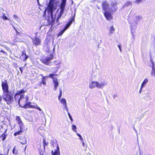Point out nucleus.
I'll return each mask as SVG.
<instances>
[{
	"label": "nucleus",
	"instance_id": "3",
	"mask_svg": "<svg viewBox=\"0 0 155 155\" xmlns=\"http://www.w3.org/2000/svg\"><path fill=\"white\" fill-rule=\"evenodd\" d=\"M29 98L28 96H26L25 97L24 95H21L18 99L17 100V101H18V103L21 107H24L25 108L29 107L34 108L33 106L30 105L31 103L28 101Z\"/></svg>",
	"mask_w": 155,
	"mask_h": 155
},
{
	"label": "nucleus",
	"instance_id": "16",
	"mask_svg": "<svg viewBox=\"0 0 155 155\" xmlns=\"http://www.w3.org/2000/svg\"><path fill=\"white\" fill-rule=\"evenodd\" d=\"M33 43L36 45H38L40 44V40L38 38H35V40L33 42Z\"/></svg>",
	"mask_w": 155,
	"mask_h": 155
},
{
	"label": "nucleus",
	"instance_id": "17",
	"mask_svg": "<svg viewBox=\"0 0 155 155\" xmlns=\"http://www.w3.org/2000/svg\"><path fill=\"white\" fill-rule=\"evenodd\" d=\"M66 30L67 29L65 28H64L58 34L57 37H58L60 36H61Z\"/></svg>",
	"mask_w": 155,
	"mask_h": 155
},
{
	"label": "nucleus",
	"instance_id": "46",
	"mask_svg": "<svg viewBox=\"0 0 155 155\" xmlns=\"http://www.w3.org/2000/svg\"><path fill=\"white\" fill-rule=\"evenodd\" d=\"M141 18V17H140V16H138V17H137V18Z\"/></svg>",
	"mask_w": 155,
	"mask_h": 155
},
{
	"label": "nucleus",
	"instance_id": "43",
	"mask_svg": "<svg viewBox=\"0 0 155 155\" xmlns=\"http://www.w3.org/2000/svg\"><path fill=\"white\" fill-rule=\"evenodd\" d=\"M13 27L14 28V30L16 31V30H17V29H16V28L14 27V26L13 25Z\"/></svg>",
	"mask_w": 155,
	"mask_h": 155
},
{
	"label": "nucleus",
	"instance_id": "1",
	"mask_svg": "<svg viewBox=\"0 0 155 155\" xmlns=\"http://www.w3.org/2000/svg\"><path fill=\"white\" fill-rule=\"evenodd\" d=\"M67 0H62V2L60 6V14L58 15L56 19V23L55 22V17H54L53 15V12L54 10L55 9L54 7V0H50L49 2V4L47 9L48 16L46 18L48 23L51 25L52 27H55L58 25L59 19L61 18V16L64 14L65 6L66 4Z\"/></svg>",
	"mask_w": 155,
	"mask_h": 155
},
{
	"label": "nucleus",
	"instance_id": "28",
	"mask_svg": "<svg viewBox=\"0 0 155 155\" xmlns=\"http://www.w3.org/2000/svg\"><path fill=\"white\" fill-rule=\"evenodd\" d=\"M76 134L79 137V139L80 140H81V141L84 140L83 138H82V136L80 134H78V133H77Z\"/></svg>",
	"mask_w": 155,
	"mask_h": 155
},
{
	"label": "nucleus",
	"instance_id": "27",
	"mask_svg": "<svg viewBox=\"0 0 155 155\" xmlns=\"http://www.w3.org/2000/svg\"><path fill=\"white\" fill-rule=\"evenodd\" d=\"M2 18L3 19L5 20H8L11 21V20L8 19L4 14H3L2 16Z\"/></svg>",
	"mask_w": 155,
	"mask_h": 155
},
{
	"label": "nucleus",
	"instance_id": "20",
	"mask_svg": "<svg viewBox=\"0 0 155 155\" xmlns=\"http://www.w3.org/2000/svg\"><path fill=\"white\" fill-rule=\"evenodd\" d=\"M71 129L74 132L76 133H77V127L76 125H73L71 127Z\"/></svg>",
	"mask_w": 155,
	"mask_h": 155
},
{
	"label": "nucleus",
	"instance_id": "9",
	"mask_svg": "<svg viewBox=\"0 0 155 155\" xmlns=\"http://www.w3.org/2000/svg\"><path fill=\"white\" fill-rule=\"evenodd\" d=\"M16 120L17 121L19 125L20 128L21 129L22 128H24V124L19 116L16 117Z\"/></svg>",
	"mask_w": 155,
	"mask_h": 155
},
{
	"label": "nucleus",
	"instance_id": "40",
	"mask_svg": "<svg viewBox=\"0 0 155 155\" xmlns=\"http://www.w3.org/2000/svg\"><path fill=\"white\" fill-rule=\"evenodd\" d=\"M143 88H141V86L140 87V91H139V93H141V91H142V89Z\"/></svg>",
	"mask_w": 155,
	"mask_h": 155
},
{
	"label": "nucleus",
	"instance_id": "19",
	"mask_svg": "<svg viewBox=\"0 0 155 155\" xmlns=\"http://www.w3.org/2000/svg\"><path fill=\"white\" fill-rule=\"evenodd\" d=\"M24 128H22L21 129L20 128V130L18 131L14 134V135L15 136L19 135L21 134V133H22V131Z\"/></svg>",
	"mask_w": 155,
	"mask_h": 155
},
{
	"label": "nucleus",
	"instance_id": "4",
	"mask_svg": "<svg viewBox=\"0 0 155 155\" xmlns=\"http://www.w3.org/2000/svg\"><path fill=\"white\" fill-rule=\"evenodd\" d=\"M107 84V82L105 81L99 82L98 81H91L89 82V87L92 89L96 87L98 89H102Z\"/></svg>",
	"mask_w": 155,
	"mask_h": 155
},
{
	"label": "nucleus",
	"instance_id": "48",
	"mask_svg": "<svg viewBox=\"0 0 155 155\" xmlns=\"http://www.w3.org/2000/svg\"><path fill=\"white\" fill-rule=\"evenodd\" d=\"M45 11H46V10H45L44 12V15H45V14H46V13H45Z\"/></svg>",
	"mask_w": 155,
	"mask_h": 155
},
{
	"label": "nucleus",
	"instance_id": "44",
	"mask_svg": "<svg viewBox=\"0 0 155 155\" xmlns=\"http://www.w3.org/2000/svg\"><path fill=\"white\" fill-rule=\"evenodd\" d=\"M43 141H44V145L45 144V145H47L46 143H45V140H44Z\"/></svg>",
	"mask_w": 155,
	"mask_h": 155
},
{
	"label": "nucleus",
	"instance_id": "15",
	"mask_svg": "<svg viewBox=\"0 0 155 155\" xmlns=\"http://www.w3.org/2000/svg\"><path fill=\"white\" fill-rule=\"evenodd\" d=\"M148 80L147 79H145L143 80L141 84V88H143L148 83Z\"/></svg>",
	"mask_w": 155,
	"mask_h": 155
},
{
	"label": "nucleus",
	"instance_id": "37",
	"mask_svg": "<svg viewBox=\"0 0 155 155\" xmlns=\"http://www.w3.org/2000/svg\"><path fill=\"white\" fill-rule=\"evenodd\" d=\"M118 47L120 50V52H122V50H121V47H120V45H118Z\"/></svg>",
	"mask_w": 155,
	"mask_h": 155
},
{
	"label": "nucleus",
	"instance_id": "36",
	"mask_svg": "<svg viewBox=\"0 0 155 155\" xmlns=\"http://www.w3.org/2000/svg\"><path fill=\"white\" fill-rule=\"evenodd\" d=\"M131 33L132 35V36H133V37L134 38V33L133 32V29L132 28H131Z\"/></svg>",
	"mask_w": 155,
	"mask_h": 155
},
{
	"label": "nucleus",
	"instance_id": "5",
	"mask_svg": "<svg viewBox=\"0 0 155 155\" xmlns=\"http://www.w3.org/2000/svg\"><path fill=\"white\" fill-rule=\"evenodd\" d=\"M102 7L104 11H109V12H115L117 9V6L115 4H114L113 5L110 7L106 1H104L102 4Z\"/></svg>",
	"mask_w": 155,
	"mask_h": 155
},
{
	"label": "nucleus",
	"instance_id": "14",
	"mask_svg": "<svg viewBox=\"0 0 155 155\" xmlns=\"http://www.w3.org/2000/svg\"><path fill=\"white\" fill-rule=\"evenodd\" d=\"M21 57L23 59V61H25L28 58V56L26 55L25 51H23L22 53Z\"/></svg>",
	"mask_w": 155,
	"mask_h": 155
},
{
	"label": "nucleus",
	"instance_id": "38",
	"mask_svg": "<svg viewBox=\"0 0 155 155\" xmlns=\"http://www.w3.org/2000/svg\"><path fill=\"white\" fill-rule=\"evenodd\" d=\"M21 143L22 144H25L26 143V141L25 140V141H24L23 142V143H22L21 142Z\"/></svg>",
	"mask_w": 155,
	"mask_h": 155
},
{
	"label": "nucleus",
	"instance_id": "29",
	"mask_svg": "<svg viewBox=\"0 0 155 155\" xmlns=\"http://www.w3.org/2000/svg\"><path fill=\"white\" fill-rule=\"evenodd\" d=\"M52 155H60V153L58 151L56 150L52 153Z\"/></svg>",
	"mask_w": 155,
	"mask_h": 155
},
{
	"label": "nucleus",
	"instance_id": "24",
	"mask_svg": "<svg viewBox=\"0 0 155 155\" xmlns=\"http://www.w3.org/2000/svg\"><path fill=\"white\" fill-rule=\"evenodd\" d=\"M62 95V91L61 90H60V94L58 97V100H60V99H61V97Z\"/></svg>",
	"mask_w": 155,
	"mask_h": 155
},
{
	"label": "nucleus",
	"instance_id": "35",
	"mask_svg": "<svg viewBox=\"0 0 155 155\" xmlns=\"http://www.w3.org/2000/svg\"><path fill=\"white\" fill-rule=\"evenodd\" d=\"M63 107H64V108L65 109V110L66 111H68V106H67V105L65 106H64Z\"/></svg>",
	"mask_w": 155,
	"mask_h": 155
},
{
	"label": "nucleus",
	"instance_id": "49",
	"mask_svg": "<svg viewBox=\"0 0 155 155\" xmlns=\"http://www.w3.org/2000/svg\"><path fill=\"white\" fill-rule=\"evenodd\" d=\"M5 139V138H3V140H4Z\"/></svg>",
	"mask_w": 155,
	"mask_h": 155
},
{
	"label": "nucleus",
	"instance_id": "8",
	"mask_svg": "<svg viewBox=\"0 0 155 155\" xmlns=\"http://www.w3.org/2000/svg\"><path fill=\"white\" fill-rule=\"evenodd\" d=\"M112 12H109V11H104V15L107 20H110L113 18V17L110 13Z\"/></svg>",
	"mask_w": 155,
	"mask_h": 155
},
{
	"label": "nucleus",
	"instance_id": "33",
	"mask_svg": "<svg viewBox=\"0 0 155 155\" xmlns=\"http://www.w3.org/2000/svg\"><path fill=\"white\" fill-rule=\"evenodd\" d=\"M132 4V2H126V5L128 6L129 5H131Z\"/></svg>",
	"mask_w": 155,
	"mask_h": 155
},
{
	"label": "nucleus",
	"instance_id": "21",
	"mask_svg": "<svg viewBox=\"0 0 155 155\" xmlns=\"http://www.w3.org/2000/svg\"><path fill=\"white\" fill-rule=\"evenodd\" d=\"M95 78L98 81H101L102 78L100 74H97Z\"/></svg>",
	"mask_w": 155,
	"mask_h": 155
},
{
	"label": "nucleus",
	"instance_id": "26",
	"mask_svg": "<svg viewBox=\"0 0 155 155\" xmlns=\"http://www.w3.org/2000/svg\"><path fill=\"white\" fill-rule=\"evenodd\" d=\"M46 77H44V76H43V78H42V83L44 85H45L46 84V82L45 80V78Z\"/></svg>",
	"mask_w": 155,
	"mask_h": 155
},
{
	"label": "nucleus",
	"instance_id": "45",
	"mask_svg": "<svg viewBox=\"0 0 155 155\" xmlns=\"http://www.w3.org/2000/svg\"><path fill=\"white\" fill-rule=\"evenodd\" d=\"M1 52H3V53H5V52L4 51H3V50H1Z\"/></svg>",
	"mask_w": 155,
	"mask_h": 155
},
{
	"label": "nucleus",
	"instance_id": "10",
	"mask_svg": "<svg viewBox=\"0 0 155 155\" xmlns=\"http://www.w3.org/2000/svg\"><path fill=\"white\" fill-rule=\"evenodd\" d=\"M25 92V91L24 90L22 89L19 91H18L17 93L15 94L14 98L16 101H17V100L18 99L19 97H20L21 95H22V94H21L24 93Z\"/></svg>",
	"mask_w": 155,
	"mask_h": 155
},
{
	"label": "nucleus",
	"instance_id": "41",
	"mask_svg": "<svg viewBox=\"0 0 155 155\" xmlns=\"http://www.w3.org/2000/svg\"><path fill=\"white\" fill-rule=\"evenodd\" d=\"M82 145L83 147H84V142L83 141H82Z\"/></svg>",
	"mask_w": 155,
	"mask_h": 155
},
{
	"label": "nucleus",
	"instance_id": "34",
	"mask_svg": "<svg viewBox=\"0 0 155 155\" xmlns=\"http://www.w3.org/2000/svg\"><path fill=\"white\" fill-rule=\"evenodd\" d=\"M143 0H136L135 2L137 3H138L140 2H142Z\"/></svg>",
	"mask_w": 155,
	"mask_h": 155
},
{
	"label": "nucleus",
	"instance_id": "42",
	"mask_svg": "<svg viewBox=\"0 0 155 155\" xmlns=\"http://www.w3.org/2000/svg\"><path fill=\"white\" fill-rule=\"evenodd\" d=\"M22 68L20 67L19 68V69H20V71H21V73H22Z\"/></svg>",
	"mask_w": 155,
	"mask_h": 155
},
{
	"label": "nucleus",
	"instance_id": "12",
	"mask_svg": "<svg viewBox=\"0 0 155 155\" xmlns=\"http://www.w3.org/2000/svg\"><path fill=\"white\" fill-rule=\"evenodd\" d=\"M58 100L63 107L67 105L66 101L65 98H62Z\"/></svg>",
	"mask_w": 155,
	"mask_h": 155
},
{
	"label": "nucleus",
	"instance_id": "6",
	"mask_svg": "<svg viewBox=\"0 0 155 155\" xmlns=\"http://www.w3.org/2000/svg\"><path fill=\"white\" fill-rule=\"evenodd\" d=\"M58 75L57 74H54V73H51L47 76V78H50L52 79V81L54 86V89L56 90L59 85V80L56 77L54 76Z\"/></svg>",
	"mask_w": 155,
	"mask_h": 155
},
{
	"label": "nucleus",
	"instance_id": "47",
	"mask_svg": "<svg viewBox=\"0 0 155 155\" xmlns=\"http://www.w3.org/2000/svg\"><path fill=\"white\" fill-rule=\"evenodd\" d=\"M17 33V34H19V33L17 31V30H16V31H15Z\"/></svg>",
	"mask_w": 155,
	"mask_h": 155
},
{
	"label": "nucleus",
	"instance_id": "11",
	"mask_svg": "<svg viewBox=\"0 0 155 155\" xmlns=\"http://www.w3.org/2000/svg\"><path fill=\"white\" fill-rule=\"evenodd\" d=\"M151 68L150 74L151 76L155 77V66L153 61H152Z\"/></svg>",
	"mask_w": 155,
	"mask_h": 155
},
{
	"label": "nucleus",
	"instance_id": "25",
	"mask_svg": "<svg viewBox=\"0 0 155 155\" xmlns=\"http://www.w3.org/2000/svg\"><path fill=\"white\" fill-rule=\"evenodd\" d=\"M13 18L14 19H15V20H16V21H19V19L17 15H13Z\"/></svg>",
	"mask_w": 155,
	"mask_h": 155
},
{
	"label": "nucleus",
	"instance_id": "18",
	"mask_svg": "<svg viewBox=\"0 0 155 155\" xmlns=\"http://www.w3.org/2000/svg\"><path fill=\"white\" fill-rule=\"evenodd\" d=\"M55 65L56 67H58L59 68L60 66V65L61 64V61H54Z\"/></svg>",
	"mask_w": 155,
	"mask_h": 155
},
{
	"label": "nucleus",
	"instance_id": "31",
	"mask_svg": "<svg viewBox=\"0 0 155 155\" xmlns=\"http://www.w3.org/2000/svg\"><path fill=\"white\" fill-rule=\"evenodd\" d=\"M33 107H34L33 108H35L36 109H38L39 111H42V113H43V112L42 110L41 109L40 107H36L33 106Z\"/></svg>",
	"mask_w": 155,
	"mask_h": 155
},
{
	"label": "nucleus",
	"instance_id": "32",
	"mask_svg": "<svg viewBox=\"0 0 155 155\" xmlns=\"http://www.w3.org/2000/svg\"><path fill=\"white\" fill-rule=\"evenodd\" d=\"M68 115L69 117V118H70V119L71 121H72L73 120L71 116V115L68 112Z\"/></svg>",
	"mask_w": 155,
	"mask_h": 155
},
{
	"label": "nucleus",
	"instance_id": "30",
	"mask_svg": "<svg viewBox=\"0 0 155 155\" xmlns=\"http://www.w3.org/2000/svg\"><path fill=\"white\" fill-rule=\"evenodd\" d=\"M2 98L3 97H2L1 95H0V104L1 105L3 104L2 102Z\"/></svg>",
	"mask_w": 155,
	"mask_h": 155
},
{
	"label": "nucleus",
	"instance_id": "23",
	"mask_svg": "<svg viewBox=\"0 0 155 155\" xmlns=\"http://www.w3.org/2000/svg\"><path fill=\"white\" fill-rule=\"evenodd\" d=\"M115 31V29L114 28L113 26H111L109 32L110 34H113Z\"/></svg>",
	"mask_w": 155,
	"mask_h": 155
},
{
	"label": "nucleus",
	"instance_id": "13",
	"mask_svg": "<svg viewBox=\"0 0 155 155\" xmlns=\"http://www.w3.org/2000/svg\"><path fill=\"white\" fill-rule=\"evenodd\" d=\"M74 21V18L73 17H72L69 21L68 24L65 25L64 28L67 29L69 28V27L71 25V24L72 21Z\"/></svg>",
	"mask_w": 155,
	"mask_h": 155
},
{
	"label": "nucleus",
	"instance_id": "2",
	"mask_svg": "<svg viewBox=\"0 0 155 155\" xmlns=\"http://www.w3.org/2000/svg\"><path fill=\"white\" fill-rule=\"evenodd\" d=\"M2 86L3 91V98L7 104H10L13 101V94L11 91L8 90V86L7 81H2Z\"/></svg>",
	"mask_w": 155,
	"mask_h": 155
},
{
	"label": "nucleus",
	"instance_id": "22",
	"mask_svg": "<svg viewBox=\"0 0 155 155\" xmlns=\"http://www.w3.org/2000/svg\"><path fill=\"white\" fill-rule=\"evenodd\" d=\"M59 68L58 67H56L53 68V73H54V74H55L58 71Z\"/></svg>",
	"mask_w": 155,
	"mask_h": 155
},
{
	"label": "nucleus",
	"instance_id": "39",
	"mask_svg": "<svg viewBox=\"0 0 155 155\" xmlns=\"http://www.w3.org/2000/svg\"><path fill=\"white\" fill-rule=\"evenodd\" d=\"M15 147H14V148H13V151H12V153L13 154H15Z\"/></svg>",
	"mask_w": 155,
	"mask_h": 155
},
{
	"label": "nucleus",
	"instance_id": "7",
	"mask_svg": "<svg viewBox=\"0 0 155 155\" xmlns=\"http://www.w3.org/2000/svg\"><path fill=\"white\" fill-rule=\"evenodd\" d=\"M53 58V56L52 54H50L46 57H43L42 59V62L46 65H50L51 64V62L50 61Z\"/></svg>",
	"mask_w": 155,
	"mask_h": 155
}]
</instances>
